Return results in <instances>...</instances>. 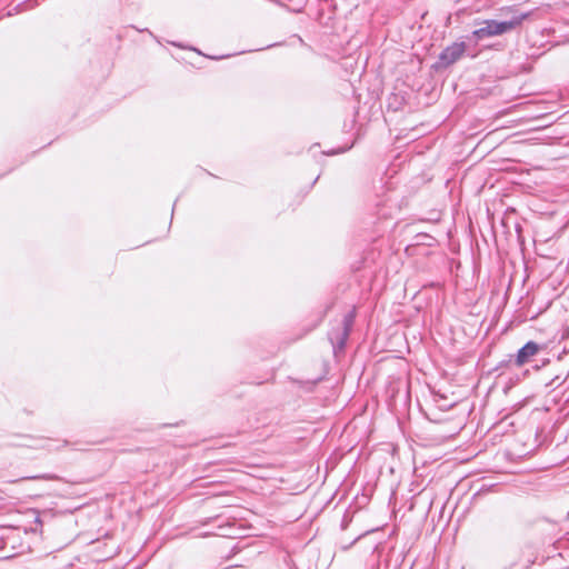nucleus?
Listing matches in <instances>:
<instances>
[{
	"label": "nucleus",
	"mask_w": 569,
	"mask_h": 569,
	"mask_svg": "<svg viewBox=\"0 0 569 569\" xmlns=\"http://www.w3.org/2000/svg\"><path fill=\"white\" fill-rule=\"evenodd\" d=\"M529 12L520 13L518 16H513L509 21L501 22L496 20H487L485 21L483 27L473 31V36L477 39L501 36L519 27L527 18H529Z\"/></svg>",
	"instance_id": "nucleus-1"
},
{
	"label": "nucleus",
	"mask_w": 569,
	"mask_h": 569,
	"mask_svg": "<svg viewBox=\"0 0 569 569\" xmlns=\"http://www.w3.org/2000/svg\"><path fill=\"white\" fill-rule=\"evenodd\" d=\"M466 51V44L465 42H455L451 46H448L441 53H440V61L443 66H450L455 63L457 60H459L462 54Z\"/></svg>",
	"instance_id": "nucleus-2"
},
{
	"label": "nucleus",
	"mask_w": 569,
	"mask_h": 569,
	"mask_svg": "<svg viewBox=\"0 0 569 569\" xmlns=\"http://www.w3.org/2000/svg\"><path fill=\"white\" fill-rule=\"evenodd\" d=\"M540 350V347L538 343L533 341L527 342L522 348L519 349L517 356H516V365L518 367L523 366L527 363L530 358L536 356Z\"/></svg>",
	"instance_id": "nucleus-3"
},
{
	"label": "nucleus",
	"mask_w": 569,
	"mask_h": 569,
	"mask_svg": "<svg viewBox=\"0 0 569 569\" xmlns=\"http://www.w3.org/2000/svg\"><path fill=\"white\" fill-rule=\"evenodd\" d=\"M352 321H353V316L351 313H349L348 316L345 317V320H343V326H345V338L348 336L349 333V330L351 328V325H352Z\"/></svg>",
	"instance_id": "nucleus-4"
},
{
	"label": "nucleus",
	"mask_w": 569,
	"mask_h": 569,
	"mask_svg": "<svg viewBox=\"0 0 569 569\" xmlns=\"http://www.w3.org/2000/svg\"><path fill=\"white\" fill-rule=\"evenodd\" d=\"M37 477H33L32 479H36ZM42 479H54L53 476H42L41 477Z\"/></svg>",
	"instance_id": "nucleus-5"
}]
</instances>
